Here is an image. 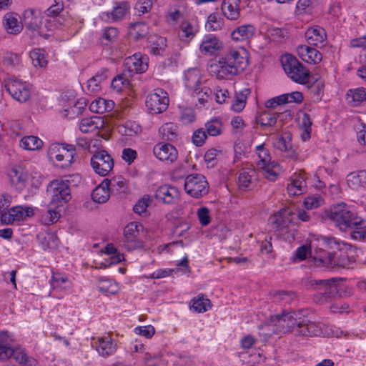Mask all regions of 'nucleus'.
<instances>
[{
  "label": "nucleus",
  "mask_w": 366,
  "mask_h": 366,
  "mask_svg": "<svg viewBox=\"0 0 366 366\" xmlns=\"http://www.w3.org/2000/svg\"><path fill=\"white\" fill-rule=\"evenodd\" d=\"M104 126V121L102 117L93 116L89 118H84L79 124V129L83 133L94 132Z\"/></svg>",
  "instance_id": "c85d7f7f"
},
{
  "label": "nucleus",
  "mask_w": 366,
  "mask_h": 366,
  "mask_svg": "<svg viewBox=\"0 0 366 366\" xmlns=\"http://www.w3.org/2000/svg\"><path fill=\"white\" fill-rule=\"evenodd\" d=\"M184 187L186 193L194 198L202 197L209 192V184L205 177L201 174L187 175Z\"/></svg>",
  "instance_id": "1a4fd4ad"
},
{
  "label": "nucleus",
  "mask_w": 366,
  "mask_h": 366,
  "mask_svg": "<svg viewBox=\"0 0 366 366\" xmlns=\"http://www.w3.org/2000/svg\"><path fill=\"white\" fill-rule=\"evenodd\" d=\"M126 65L130 71L136 73H143L148 68L147 63L144 61L141 57H138L137 54L127 58L126 59Z\"/></svg>",
  "instance_id": "58836bf2"
},
{
  "label": "nucleus",
  "mask_w": 366,
  "mask_h": 366,
  "mask_svg": "<svg viewBox=\"0 0 366 366\" xmlns=\"http://www.w3.org/2000/svg\"><path fill=\"white\" fill-rule=\"evenodd\" d=\"M3 25L9 34H18L23 29L22 20L19 21L18 14L14 12H8L4 16Z\"/></svg>",
  "instance_id": "4be33fe9"
},
{
  "label": "nucleus",
  "mask_w": 366,
  "mask_h": 366,
  "mask_svg": "<svg viewBox=\"0 0 366 366\" xmlns=\"http://www.w3.org/2000/svg\"><path fill=\"white\" fill-rule=\"evenodd\" d=\"M96 347L98 352L103 357L111 355L116 351V345L109 336L99 338Z\"/></svg>",
  "instance_id": "e433bc0d"
},
{
  "label": "nucleus",
  "mask_w": 366,
  "mask_h": 366,
  "mask_svg": "<svg viewBox=\"0 0 366 366\" xmlns=\"http://www.w3.org/2000/svg\"><path fill=\"white\" fill-rule=\"evenodd\" d=\"M280 99L282 102H284V104L292 102L300 104L303 100V96L302 94L300 92H293L289 94H284L280 95Z\"/></svg>",
  "instance_id": "0e129e2a"
},
{
  "label": "nucleus",
  "mask_w": 366,
  "mask_h": 366,
  "mask_svg": "<svg viewBox=\"0 0 366 366\" xmlns=\"http://www.w3.org/2000/svg\"><path fill=\"white\" fill-rule=\"evenodd\" d=\"M149 33V26L144 22H137L132 25L129 34L135 40L144 38Z\"/></svg>",
  "instance_id": "49530a36"
},
{
  "label": "nucleus",
  "mask_w": 366,
  "mask_h": 366,
  "mask_svg": "<svg viewBox=\"0 0 366 366\" xmlns=\"http://www.w3.org/2000/svg\"><path fill=\"white\" fill-rule=\"evenodd\" d=\"M42 14L36 9L29 8L22 14V24L27 29L37 31L39 35L45 39L50 36V34L45 33L42 28Z\"/></svg>",
  "instance_id": "9d476101"
},
{
  "label": "nucleus",
  "mask_w": 366,
  "mask_h": 366,
  "mask_svg": "<svg viewBox=\"0 0 366 366\" xmlns=\"http://www.w3.org/2000/svg\"><path fill=\"white\" fill-rule=\"evenodd\" d=\"M255 179L256 171L254 169H243L239 174L238 184L242 189H251Z\"/></svg>",
  "instance_id": "72a5a7b5"
},
{
  "label": "nucleus",
  "mask_w": 366,
  "mask_h": 366,
  "mask_svg": "<svg viewBox=\"0 0 366 366\" xmlns=\"http://www.w3.org/2000/svg\"><path fill=\"white\" fill-rule=\"evenodd\" d=\"M152 199L149 196L145 195L140 199L136 204L134 206V212L139 215H146L147 209L149 205L152 203Z\"/></svg>",
  "instance_id": "bf43d9fd"
},
{
  "label": "nucleus",
  "mask_w": 366,
  "mask_h": 366,
  "mask_svg": "<svg viewBox=\"0 0 366 366\" xmlns=\"http://www.w3.org/2000/svg\"><path fill=\"white\" fill-rule=\"evenodd\" d=\"M335 282V278L319 280L309 278L304 281V286L307 290H316L318 287L324 290V292H317L312 297V301L315 304L322 305L331 302L337 295V287L332 286V284Z\"/></svg>",
  "instance_id": "7ed1b4c3"
},
{
  "label": "nucleus",
  "mask_w": 366,
  "mask_h": 366,
  "mask_svg": "<svg viewBox=\"0 0 366 366\" xmlns=\"http://www.w3.org/2000/svg\"><path fill=\"white\" fill-rule=\"evenodd\" d=\"M285 117H286L285 113L264 111L256 117L254 127H255V124H259L264 132L274 134L282 128Z\"/></svg>",
  "instance_id": "6e6552de"
},
{
  "label": "nucleus",
  "mask_w": 366,
  "mask_h": 366,
  "mask_svg": "<svg viewBox=\"0 0 366 366\" xmlns=\"http://www.w3.org/2000/svg\"><path fill=\"white\" fill-rule=\"evenodd\" d=\"M43 142L36 136L30 135L23 137L20 142V147L26 150L34 151L43 147Z\"/></svg>",
  "instance_id": "a19ab883"
},
{
  "label": "nucleus",
  "mask_w": 366,
  "mask_h": 366,
  "mask_svg": "<svg viewBox=\"0 0 366 366\" xmlns=\"http://www.w3.org/2000/svg\"><path fill=\"white\" fill-rule=\"evenodd\" d=\"M312 9L311 0H298L295 13L297 16L310 14Z\"/></svg>",
  "instance_id": "052dcab7"
},
{
  "label": "nucleus",
  "mask_w": 366,
  "mask_h": 366,
  "mask_svg": "<svg viewBox=\"0 0 366 366\" xmlns=\"http://www.w3.org/2000/svg\"><path fill=\"white\" fill-rule=\"evenodd\" d=\"M129 9V4L126 1L119 3L117 6L114 7L110 14H107V16L113 21L121 20L126 14Z\"/></svg>",
  "instance_id": "864d4df0"
},
{
  "label": "nucleus",
  "mask_w": 366,
  "mask_h": 366,
  "mask_svg": "<svg viewBox=\"0 0 366 366\" xmlns=\"http://www.w3.org/2000/svg\"><path fill=\"white\" fill-rule=\"evenodd\" d=\"M249 89H244L239 92L235 93L234 99L231 106V109L235 112H240L245 107L248 96L250 94Z\"/></svg>",
  "instance_id": "ea45409f"
},
{
  "label": "nucleus",
  "mask_w": 366,
  "mask_h": 366,
  "mask_svg": "<svg viewBox=\"0 0 366 366\" xmlns=\"http://www.w3.org/2000/svg\"><path fill=\"white\" fill-rule=\"evenodd\" d=\"M91 165L94 172L105 177L114 167V159L105 150L95 152L91 158Z\"/></svg>",
  "instance_id": "f8f14e48"
},
{
  "label": "nucleus",
  "mask_w": 366,
  "mask_h": 366,
  "mask_svg": "<svg viewBox=\"0 0 366 366\" xmlns=\"http://www.w3.org/2000/svg\"><path fill=\"white\" fill-rule=\"evenodd\" d=\"M222 48V42L215 36L209 34L204 36L200 46L199 51L203 54H214Z\"/></svg>",
  "instance_id": "5701e85b"
},
{
  "label": "nucleus",
  "mask_w": 366,
  "mask_h": 366,
  "mask_svg": "<svg viewBox=\"0 0 366 366\" xmlns=\"http://www.w3.org/2000/svg\"><path fill=\"white\" fill-rule=\"evenodd\" d=\"M287 192L291 196H297L306 191V182L300 174L295 175L287 187Z\"/></svg>",
  "instance_id": "2f4dec72"
},
{
  "label": "nucleus",
  "mask_w": 366,
  "mask_h": 366,
  "mask_svg": "<svg viewBox=\"0 0 366 366\" xmlns=\"http://www.w3.org/2000/svg\"><path fill=\"white\" fill-rule=\"evenodd\" d=\"M347 182L352 189L366 188V170H357L347 176Z\"/></svg>",
  "instance_id": "a878e982"
},
{
  "label": "nucleus",
  "mask_w": 366,
  "mask_h": 366,
  "mask_svg": "<svg viewBox=\"0 0 366 366\" xmlns=\"http://www.w3.org/2000/svg\"><path fill=\"white\" fill-rule=\"evenodd\" d=\"M99 290L104 294H115L118 291V287L112 280H101L98 284Z\"/></svg>",
  "instance_id": "6e6d98bb"
},
{
  "label": "nucleus",
  "mask_w": 366,
  "mask_h": 366,
  "mask_svg": "<svg viewBox=\"0 0 366 366\" xmlns=\"http://www.w3.org/2000/svg\"><path fill=\"white\" fill-rule=\"evenodd\" d=\"M192 96L197 97L198 102L204 105L212 99V91L209 87L206 86H202L201 85L197 89H194V92H192Z\"/></svg>",
  "instance_id": "09e8293b"
},
{
  "label": "nucleus",
  "mask_w": 366,
  "mask_h": 366,
  "mask_svg": "<svg viewBox=\"0 0 366 366\" xmlns=\"http://www.w3.org/2000/svg\"><path fill=\"white\" fill-rule=\"evenodd\" d=\"M114 107V102L112 100H107L103 98H98L94 100L89 105L92 112L103 114L112 111Z\"/></svg>",
  "instance_id": "f704fd0d"
},
{
  "label": "nucleus",
  "mask_w": 366,
  "mask_h": 366,
  "mask_svg": "<svg viewBox=\"0 0 366 366\" xmlns=\"http://www.w3.org/2000/svg\"><path fill=\"white\" fill-rule=\"evenodd\" d=\"M59 207H54V205H51V202L48 205V210L46 212V217L44 219V222L46 224H51L56 222L60 217L59 211L57 209Z\"/></svg>",
  "instance_id": "e2e57ef3"
},
{
  "label": "nucleus",
  "mask_w": 366,
  "mask_h": 366,
  "mask_svg": "<svg viewBox=\"0 0 366 366\" xmlns=\"http://www.w3.org/2000/svg\"><path fill=\"white\" fill-rule=\"evenodd\" d=\"M300 325L297 326L295 335L297 336H317L320 333V328L318 325L310 321L306 316L302 315Z\"/></svg>",
  "instance_id": "412c9836"
},
{
  "label": "nucleus",
  "mask_w": 366,
  "mask_h": 366,
  "mask_svg": "<svg viewBox=\"0 0 366 366\" xmlns=\"http://www.w3.org/2000/svg\"><path fill=\"white\" fill-rule=\"evenodd\" d=\"M119 36V31L115 27H107L103 30L101 39L104 45H109L117 41Z\"/></svg>",
  "instance_id": "603ef678"
},
{
  "label": "nucleus",
  "mask_w": 366,
  "mask_h": 366,
  "mask_svg": "<svg viewBox=\"0 0 366 366\" xmlns=\"http://www.w3.org/2000/svg\"><path fill=\"white\" fill-rule=\"evenodd\" d=\"M240 0H223L221 9L224 16L229 20H236L240 16Z\"/></svg>",
  "instance_id": "393cba45"
},
{
  "label": "nucleus",
  "mask_w": 366,
  "mask_h": 366,
  "mask_svg": "<svg viewBox=\"0 0 366 366\" xmlns=\"http://www.w3.org/2000/svg\"><path fill=\"white\" fill-rule=\"evenodd\" d=\"M59 239L56 235L54 233H47L44 237L41 244L44 249H55L58 246Z\"/></svg>",
  "instance_id": "69168bd1"
},
{
  "label": "nucleus",
  "mask_w": 366,
  "mask_h": 366,
  "mask_svg": "<svg viewBox=\"0 0 366 366\" xmlns=\"http://www.w3.org/2000/svg\"><path fill=\"white\" fill-rule=\"evenodd\" d=\"M247 64L248 59L244 51L229 49L220 56L217 61L210 64L207 70L218 79H229L242 72Z\"/></svg>",
  "instance_id": "f257e3e1"
},
{
  "label": "nucleus",
  "mask_w": 366,
  "mask_h": 366,
  "mask_svg": "<svg viewBox=\"0 0 366 366\" xmlns=\"http://www.w3.org/2000/svg\"><path fill=\"white\" fill-rule=\"evenodd\" d=\"M0 360H9L10 362L14 360L23 366H27L30 362V358L24 350L19 348L14 350L3 344H0Z\"/></svg>",
  "instance_id": "2eb2a0df"
},
{
  "label": "nucleus",
  "mask_w": 366,
  "mask_h": 366,
  "mask_svg": "<svg viewBox=\"0 0 366 366\" xmlns=\"http://www.w3.org/2000/svg\"><path fill=\"white\" fill-rule=\"evenodd\" d=\"M255 27L252 24H244L236 28L231 34V37L236 41H241L252 37L255 33Z\"/></svg>",
  "instance_id": "c756f323"
},
{
  "label": "nucleus",
  "mask_w": 366,
  "mask_h": 366,
  "mask_svg": "<svg viewBox=\"0 0 366 366\" xmlns=\"http://www.w3.org/2000/svg\"><path fill=\"white\" fill-rule=\"evenodd\" d=\"M30 58L35 67H44L47 64L46 51L41 49H34L30 52Z\"/></svg>",
  "instance_id": "de8ad7c7"
},
{
  "label": "nucleus",
  "mask_w": 366,
  "mask_h": 366,
  "mask_svg": "<svg viewBox=\"0 0 366 366\" xmlns=\"http://www.w3.org/2000/svg\"><path fill=\"white\" fill-rule=\"evenodd\" d=\"M292 212L288 209H284L270 217L269 221L276 231L282 230L286 228L290 222L289 217Z\"/></svg>",
  "instance_id": "b1692460"
},
{
  "label": "nucleus",
  "mask_w": 366,
  "mask_h": 366,
  "mask_svg": "<svg viewBox=\"0 0 366 366\" xmlns=\"http://www.w3.org/2000/svg\"><path fill=\"white\" fill-rule=\"evenodd\" d=\"M168 93L161 88H157L146 97L145 105L149 113L159 114L165 112L169 106Z\"/></svg>",
  "instance_id": "0eeeda50"
},
{
  "label": "nucleus",
  "mask_w": 366,
  "mask_h": 366,
  "mask_svg": "<svg viewBox=\"0 0 366 366\" xmlns=\"http://www.w3.org/2000/svg\"><path fill=\"white\" fill-rule=\"evenodd\" d=\"M184 84L189 89L194 92V89L202 85L199 71L197 69H188L184 74Z\"/></svg>",
  "instance_id": "c9c22d12"
},
{
  "label": "nucleus",
  "mask_w": 366,
  "mask_h": 366,
  "mask_svg": "<svg viewBox=\"0 0 366 366\" xmlns=\"http://www.w3.org/2000/svg\"><path fill=\"white\" fill-rule=\"evenodd\" d=\"M305 37L307 42L315 46H324L327 43V34L324 28L320 26H313L305 31Z\"/></svg>",
  "instance_id": "f3484780"
},
{
  "label": "nucleus",
  "mask_w": 366,
  "mask_h": 366,
  "mask_svg": "<svg viewBox=\"0 0 366 366\" xmlns=\"http://www.w3.org/2000/svg\"><path fill=\"white\" fill-rule=\"evenodd\" d=\"M256 151L257 152V155L259 158V160L257 163V167L265 165V164L271 162L269 152L264 148V144L257 146Z\"/></svg>",
  "instance_id": "680f3d73"
},
{
  "label": "nucleus",
  "mask_w": 366,
  "mask_h": 366,
  "mask_svg": "<svg viewBox=\"0 0 366 366\" xmlns=\"http://www.w3.org/2000/svg\"><path fill=\"white\" fill-rule=\"evenodd\" d=\"M154 156L160 161L173 163L177 159V149L169 143H158L153 149Z\"/></svg>",
  "instance_id": "dca6fc26"
},
{
  "label": "nucleus",
  "mask_w": 366,
  "mask_h": 366,
  "mask_svg": "<svg viewBox=\"0 0 366 366\" xmlns=\"http://www.w3.org/2000/svg\"><path fill=\"white\" fill-rule=\"evenodd\" d=\"M272 300L280 305H290L296 300V295L292 291L275 290L270 292Z\"/></svg>",
  "instance_id": "473e14b6"
},
{
  "label": "nucleus",
  "mask_w": 366,
  "mask_h": 366,
  "mask_svg": "<svg viewBox=\"0 0 366 366\" xmlns=\"http://www.w3.org/2000/svg\"><path fill=\"white\" fill-rule=\"evenodd\" d=\"M297 52L300 58L308 64H317L322 59V55L318 50L307 45H299Z\"/></svg>",
  "instance_id": "aec40b11"
},
{
  "label": "nucleus",
  "mask_w": 366,
  "mask_h": 366,
  "mask_svg": "<svg viewBox=\"0 0 366 366\" xmlns=\"http://www.w3.org/2000/svg\"><path fill=\"white\" fill-rule=\"evenodd\" d=\"M61 153H64V162L61 163V168H67L71 167L74 163V158L76 155L75 147L72 144H65V150H62Z\"/></svg>",
  "instance_id": "5fc2aeb1"
},
{
  "label": "nucleus",
  "mask_w": 366,
  "mask_h": 366,
  "mask_svg": "<svg viewBox=\"0 0 366 366\" xmlns=\"http://www.w3.org/2000/svg\"><path fill=\"white\" fill-rule=\"evenodd\" d=\"M312 122L310 115L307 113H303L301 118L300 127L303 129L304 133L302 134V138L304 141L310 138V133L312 132Z\"/></svg>",
  "instance_id": "13d9d810"
},
{
  "label": "nucleus",
  "mask_w": 366,
  "mask_h": 366,
  "mask_svg": "<svg viewBox=\"0 0 366 366\" xmlns=\"http://www.w3.org/2000/svg\"><path fill=\"white\" fill-rule=\"evenodd\" d=\"M142 224H139L136 222L129 223L124 229V235L128 242H134L139 233V227Z\"/></svg>",
  "instance_id": "3c124183"
},
{
  "label": "nucleus",
  "mask_w": 366,
  "mask_h": 366,
  "mask_svg": "<svg viewBox=\"0 0 366 366\" xmlns=\"http://www.w3.org/2000/svg\"><path fill=\"white\" fill-rule=\"evenodd\" d=\"M328 217L341 231L358 229V226H360L363 222L362 219L345 202L333 205L328 214Z\"/></svg>",
  "instance_id": "f03ea898"
},
{
  "label": "nucleus",
  "mask_w": 366,
  "mask_h": 366,
  "mask_svg": "<svg viewBox=\"0 0 366 366\" xmlns=\"http://www.w3.org/2000/svg\"><path fill=\"white\" fill-rule=\"evenodd\" d=\"M11 184L18 190H22L26 186L29 179L28 173L23 168L15 166L10 169L8 174Z\"/></svg>",
  "instance_id": "6ab92c4d"
},
{
  "label": "nucleus",
  "mask_w": 366,
  "mask_h": 366,
  "mask_svg": "<svg viewBox=\"0 0 366 366\" xmlns=\"http://www.w3.org/2000/svg\"><path fill=\"white\" fill-rule=\"evenodd\" d=\"M111 182L109 179H104L101 184L97 186L92 193V198L94 202L97 203L106 202L110 197L109 185Z\"/></svg>",
  "instance_id": "bb28decb"
},
{
  "label": "nucleus",
  "mask_w": 366,
  "mask_h": 366,
  "mask_svg": "<svg viewBox=\"0 0 366 366\" xmlns=\"http://www.w3.org/2000/svg\"><path fill=\"white\" fill-rule=\"evenodd\" d=\"M66 144H52L48 149V157L49 159L56 160L59 162H64V153H61L62 150H65Z\"/></svg>",
  "instance_id": "c03bdc74"
},
{
  "label": "nucleus",
  "mask_w": 366,
  "mask_h": 366,
  "mask_svg": "<svg viewBox=\"0 0 366 366\" xmlns=\"http://www.w3.org/2000/svg\"><path fill=\"white\" fill-rule=\"evenodd\" d=\"M279 167L280 165L274 161L258 167L259 169H262V175L271 182H274L277 179Z\"/></svg>",
  "instance_id": "37998d69"
},
{
  "label": "nucleus",
  "mask_w": 366,
  "mask_h": 366,
  "mask_svg": "<svg viewBox=\"0 0 366 366\" xmlns=\"http://www.w3.org/2000/svg\"><path fill=\"white\" fill-rule=\"evenodd\" d=\"M207 134L204 128H199L193 132L192 140L197 147H202L207 139Z\"/></svg>",
  "instance_id": "338daca9"
},
{
  "label": "nucleus",
  "mask_w": 366,
  "mask_h": 366,
  "mask_svg": "<svg viewBox=\"0 0 366 366\" xmlns=\"http://www.w3.org/2000/svg\"><path fill=\"white\" fill-rule=\"evenodd\" d=\"M197 32V26L192 25L189 21H185L180 25L179 36L184 41H189L194 38Z\"/></svg>",
  "instance_id": "a18cd8bd"
},
{
  "label": "nucleus",
  "mask_w": 366,
  "mask_h": 366,
  "mask_svg": "<svg viewBox=\"0 0 366 366\" xmlns=\"http://www.w3.org/2000/svg\"><path fill=\"white\" fill-rule=\"evenodd\" d=\"M34 214V209L31 207H13L1 214V222L5 224H19Z\"/></svg>",
  "instance_id": "4468645a"
},
{
  "label": "nucleus",
  "mask_w": 366,
  "mask_h": 366,
  "mask_svg": "<svg viewBox=\"0 0 366 366\" xmlns=\"http://www.w3.org/2000/svg\"><path fill=\"white\" fill-rule=\"evenodd\" d=\"M282 68L291 79L294 81L305 84L308 82L310 71L295 56L285 54L281 57Z\"/></svg>",
  "instance_id": "20e7f679"
},
{
  "label": "nucleus",
  "mask_w": 366,
  "mask_h": 366,
  "mask_svg": "<svg viewBox=\"0 0 366 366\" xmlns=\"http://www.w3.org/2000/svg\"><path fill=\"white\" fill-rule=\"evenodd\" d=\"M5 87L12 98L21 103L26 102L30 98V87L21 80L9 78L6 82Z\"/></svg>",
  "instance_id": "ddd939ff"
},
{
  "label": "nucleus",
  "mask_w": 366,
  "mask_h": 366,
  "mask_svg": "<svg viewBox=\"0 0 366 366\" xmlns=\"http://www.w3.org/2000/svg\"><path fill=\"white\" fill-rule=\"evenodd\" d=\"M154 197L160 202L174 204L179 199V191L174 187L164 184L156 190Z\"/></svg>",
  "instance_id": "a211bd4d"
},
{
  "label": "nucleus",
  "mask_w": 366,
  "mask_h": 366,
  "mask_svg": "<svg viewBox=\"0 0 366 366\" xmlns=\"http://www.w3.org/2000/svg\"><path fill=\"white\" fill-rule=\"evenodd\" d=\"M302 314L295 311L290 312H283L282 314L277 315L272 317V321L281 329V331L284 333L294 332L297 330V326L300 325V322H302L303 320H300Z\"/></svg>",
  "instance_id": "9b49d317"
},
{
  "label": "nucleus",
  "mask_w": 366,
  "mask_h": 366,
  "mask_svg": "<svg viewBox=\"0 0 366 366\" xmlns=\"http://www.w3.org/2000/svg\"><path fill=\"white\" fill-rule=\"evenodd\" d=\"M47 193L51 196V205L62 207L71 198L69 182L62 179L51 181L47 187Z\"/></svg>",
  "instance_id": "423d86ee"
},
{
  "label": "nucleus",
  "mask_w": 366,
  "mask_h": 366,
  "mask_svg": "<svg viewBox=\"0 0 366 366\" xmlns=\"http://www.w3.org/2000/svg\"><path fill=\"white\" fill-rule=\"evenodd\" d=\"M129 81L127 78L124 76V74H119L115 76L112 81V87L119 92L125 87H127Z\"/></svg>",
  "instance_id": "774afa93"
},
{
  "label": "nucleus",
  "mask_w": 366,
  "mask_h": 366,
  "mask_svg": "<svg viewBox=\"0 0 366 366\" xmlns=\"http://www.w3.org/2000/svg\"><path fill=\"white\" fill-rule=\"evenodd\" d=\"M67 283L70 285V282L66 274L59 272H53L51 279V285L53 289L66 288V287H63L62 285Z\"/></svg>",
  "instance_id": "4d7b16f0"
},
{
  "label": "nucleus",
  "mask_w": 366,
  "mask_h": 366,
  "mask_svg": "<svg viewBox=\"0 0 366 366\" xmlns=\"http://www.w3.org/2000/svg\"><path fill=\"white\" fill-rule=\"evenodd\" d=\"M159 133L162 139L174 142L177 139V126L172 122H167L159 129Z\"/></svg>",
  "instance_id": "4c0bfd02"
},
{
  "label": "nucleus",
  "mask_w": 366,
  "mask_h": 366,
  "mask_svg": "<svg viewBox=\"0 0 366 366\" xmlns=\"http://www.w3.org/2000/svg\"><path fill=\"white\" fill-rule=\"evenodd\" d=\"M204 130L207 135L216 137L222 134V123L219 119L214 118L205 123Z\"/></svg>",
  "instance_id": "8fccbe9b"
},
{
  "label": "nucleus",
  "mask_w": 366,
  "mask_h": 366,
  "mask_svg": "<svg viewBox=\"0 0 366 366\" xmlns=\"http://www.w3.org/2000/svg\"><path fill=\"white\" fill-rule=\"evenodd\" d=\"M346 100L351 107H358L366 102V88L350 89L346 93Z\"/></svg>",
  "instance_id": "cd10ccee"
},
{
  "label": "nucleus",
  "mask_w": 366,
  "mask_h": 366,
  "mask_svg": "<svg viewBox=\"0 0 366 366\" xmlns=\"http://www.w3.org/2000/svg\"><path fill=\"white\" fill-rule=\"evenodd\" d=\"M352 252L350 247L348 252H330L323 257L315 258V264L333 269L350 267L356 261Z\"/></svg>",
  "instance_id": "39448f33"
},
{
  "label": "nucleus",
  "mask_w": 366,
  "mask_h": 366,
  "mask_svg": "<svg viewBox=\"0 0 366 366\" xmlns=\"http://www.w3.org/2000/svg\"><path fill=\"white\" fill-rule=\"evenodd\" d=\"M190 306L195 312L201 313L207 311L212 307L211 301L203 294H199L192 300Z\"/></svg>",
  "instance_id": "79ce46f5"
},
{
  "label": "nucleus",
  "mask_w": 366,
  "mask_h": 366,
  "mask_svg": "<svg viewBox=\"0 0 366 366\" xmlns=\"http://www.w3.org/2000/svg\"><path fill=\"white\" fill-rule=\"evenodd\" d=\"M148 43L149 51L154 55H161L167 46V39L158 35L149 36Z\"/></svg>",
  "instance_id": "7c9ffc66"
}]
</instances>
